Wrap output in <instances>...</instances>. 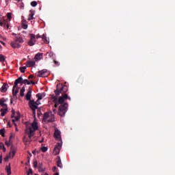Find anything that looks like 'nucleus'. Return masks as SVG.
<instances>
[{
	"label": "nucleus",
	"instance_id": "39",
	"mask_svg": "<svg viewBox=\"0 0 175 175\" xmlns=\"http://www.w3.org/2000/svg\"><path fill=\"white\" fill-rule=\"evenodd\" d=\"M38 170H39V172H44V167H42V166H38Z\"/></svg>",
	"mask_w": 175,
	"mask_h": 175
},
{
	"label": "nucleus",
	"instance_id": "8",
	"mask_svg": "<svg viewBox=\"0 0 175 175\" xmlns=\"http://www.w3.org/2000/svg\"><path fill=\"white\" fill-rule=\"evenodd\" d=\"M10 46H12L13 49H20V47H21V45L18 44V42L16 41V40L11 42Z\"/></svg>",
	"mask_w": 175,
	"mask_h": 175
},
{
	"label": "nucleus",
	"instance_id": "49",
	"mask_svg": "<svg viewBox=\"0 0 175 175\" xmlns=\"http://www.w3.org/2000/svg\"><path fill=\"white\" fill-rule=\"evenodd\" d=\"M12 115H13V116H12V118H13V117H14V114L16 113V111H14V109L12 110Z\"/></svg>",
	"mask_w": 175,
	"mask_h": 175
},
{
	"label": "nucleus",
	"instance_id": "42",
	"mask_svg": "<svg viewBox=\"0 0 175 175\" xmlns=\"http://www.w3.org/2000/svg\"><path fill=\"white\" fill-rule=\"evenodd\" d=\"M22 28H23V29H27V28H28V25L23 23Z\"/></svg>",
	"mask_w": 175,
	"mask_h": 175
},
{
	"label": "nucleus",
	"instance_id": "63",
	"mask_svg": "<svg viewBox=\"0 0 175 175\" xmlns=\"http://www.w3.org/2000/svg\"><path fill=\"white\" fill-rule=\"evenodd\" d=\"M16 119H12V122L14 123V124H16Z\"/></svg>",
	"mask_w": 175,
	"mask_h": 175
},
{
	"label": "nucleus",
	"instance_id": "22",
	"mask_svg": "<svg viewBox=\"0 0 175 175\" xmlns=\"http://www.w3.org/2000/svg\"><path fill=\"white\" fill-rule=\"evenodd\" d=\"M15 38V42H18L19 43H24V40L23 39V38L20 37L19 35L16 36Z\"/></svg>",
	"mask_w": 175,
	"mask_h": 175
},
{
	"label": "nucleus",
	"instance_id": "7",
	"mask_svg": "<svg viewBox=\"0 0 175 175\" xmlns=\"http://www.w3.org/2000/svg\"><path fill=\"white\" fill-rule=\"evenodd\" d=\"M33 111V117L34 120H36V109H38V106L33 105V104H31V107H29Z\"/></svg>",
	"mask_w": 175,
	"mask_h": 175
},
{
	"label": "nucleus",
	"instance_id": "17",
	"mask_svg": "<svg viewBox=\"0 0 175 175\" xmlns=\"http://www.w3.org/2000/svg\"><path fill=\"white\" fill-rule=\"evenodd\" d=\"M10 157L11 155H12V158L13 157H14L16 155V148L13 146H11L10 148Z\"/></svg>",
	"mask_w": 175,
	"mask_h": 175
},
{
	"label": "nucleus",
	"instance_id": "3",
	"mask_svg": "<svg viewBox=\"0 0 175 175\" xmlns=\"http://www.w3.org/2000/svg\"><path fill=\"white\" fill-rule=\"evenodd\" d=\"M50 75V72L47 69H43L38 72L37 76L38 77H47Z\"/></svg>",
	"mask_w": 175,
	"mask_h": 175
},
{
	"label": "nucleus",
	"instance_id": "18",
	"mask_svg": "<svg viewBox=\"0 0 175 175\" xmlns=\"http://www.w3.org/2000/svg\"><path fill=\"white\" fill-rule=\"evenodd\" d=\"M31 128L34 130V131H38V129H39V127L38 126V122L36 120H34L32 124H31Z\"/></svg>",
	"mask_w": 175,
	"mask_h": 175
},
{
	"label": "nucleus",
	"instance_id": "46",
	"mask_svg": "<svg viewBox=\"0 0 175 175\" xmlns=\"http://www.w3.org/2000/svg\"><path fill=\"white\" fill-rule=\"evenodd\" d=\"M27 174H33V172H32V169H29V172L27 173Z\"/></svg>",
	"mask_w": 175,
	"mask_h": 175
},
{
	"label": "nucleus",
	"instance_id": "19",
	"mask_svg": "<svg viewBox=\"0 0 175 175\" xmlns=\"http://www.w3.org/2000/svg\"><path fill=\"white\" fill-rule=\"evenodd\" d=\"M54 136L55 139H61V131L59 130L55 131Z\"/></svg>",
	"mask_w": 175,
	"mask_h": 175
},
{
	"label": "nucleus",
	"instance_id": "55",
	"mask_svg": "<svg viewBox=\"0 0 175 175\" xmlns=\"http://www.w3.org/2000/svg\"><path fill=\"white\" fill-rule=\"evenodd\" d=\"M20 84L21 85H23V84H24V80L23 79V78H22V81H21Z\"/></svg>",
	"mask_w": 175,
	"mask_h": 175
},
{
	"label": "nucleus",
	"instance_id": "11",
	"mask_svg": "<svg viewBox=\"0 0 175 175\" xmlns=\"http://www.w3.org/2000/svg\"><path fill=\"white\" fill-rule=\"evenodd\" d=\"M40 100H37L36 101H35L34 100H30L29 103V107H31V105L33 104V106H39V105H40Z\"/></svg>",
	"mask_w": 175,
	"mask_h": 175
},
{
	"label": "nucleus",
	"instance_id": "34",
	"mask_svg": "<svg viewBox=\"0 0 175 175\" xmlns=\"http://www.w3.org/2000/svg\"><path fill=\"white\" fill-rule=\"evenodd\" d=\"M53 99L54 103L58 102V96H53Z\"/></svg>",
	"mask_w": 175,
	"mask_h": 175
},
{
	"label": "nucleus",
	"instance_id": "45",
	"mask_svg": "<svg viewBox=\"0 0 175 175\" xmlns=\"http://www.w3.org/2000/svg\"><path fill=\"white\" fill-rule=\"evenodd\" d=\"M33 167H38V161H35L33 162Z\"/></svg>",
	"mask_w": 175,
	"mask_h": 175
},
{
	"label": "nucleus",
	"instance_id": "50",
	"mask_svg": "<svg viewBox=\"0 0 175 175\" xmlns=\"http://www.w3.org/2000/svg\"><path fill=\"white\" fill-rule=\"evenodd\" d=\"M18 120H20V116H16L15 120L18 121Z\"/></svg>",
	"mask_w": 175,
	"mask_h": 175
},
{
	"label": "nucleus",
	"instance_id": "37",
	"mask_svg": "<svg viewBox=\"0 0 175 175\" xmlns=\"http://www.w3.org/2000/svg\"><path fill=\"white\" fill-rule=\"evenodd\" d=\"M7 17L8 20H12V13L10 12L7 13Z\"/></svg>",
	"mask_w": 175,
	"mask_h": 175
},
{
	"label": "nucleus",
	"instance_id": "29",
	"mask_svg": "<svg viewBox=\"0 0 175 175\" xmlns=\"http://www.w3.org/2000/svg\"><path fill=\"white\" fill-rule=\"evenodd\" d=\"M0 135L2 136V137H5V129H1L0 130Z\"/></svg>",
	"mask_w": 175,
	"mask_h": 175
},
{
	"label": "nucleus",
	"instance_id": "41",
	"mask_svg": "<svg viewBox=\"0 0 175 175\" xmlns=\"http://www.w3.org/2000/svg\"><path fill=\"white\" fill-rule=\"evenodd\" d=\"M37 114L38 117H40V116H42V111H40V109H38L37 110Z\"/></svg>",
	"mask_w": 175,
	"mask_h": 175
},
{
	"label": "nucleus",
	"instance_id": "21",
	"mask_svg": "<svg viewBox=\"0 0 175 175\" xmlns=\"http://www.w3.org/2000/svg\"><path fill=\"white\" fill-rule=\"evenodd\" d=\"M42 39L44 43H45V44H49V43H50V41L49 40V39H47V37L46 36L45 34H43L42 36Z\"/></svg>",
	"mask_w": 175,
	"mask_h": 175
},
{
	"label": "nucleus",
	"instance_id": "44",
	"mask_svg": "<svg viewBox=\"0 0 175 175\" xmlns=\"http://www.w3.org/2000/svg\"><path fill=\"white\" fill-rule=\"evenodd\" d=\"M20 9H24V3H21L19 4Z\"/></svg>",
	"mask_w": 175,
	"mask_h": 175
},
{
	"label": "nucleus",
	"instance_id": "43",
	"mask_svg": "<svg viewBox=\"0 0 175 175\" xmlns=\"http://www.w3.org/2000/svg\"><path fill=\"white\" fill-rule=\"evenodd\" d=\"M54 64L56 65V66H59V62L56 60H53Z\"/></svg>",
	"mask_w": 175,
	"mask_h": 175
},
{
	"label": "nucleus",
	"instance_id": "48",
	"mask_svg": "<svg viewBox=\"0 0 175 175\" xmlns=\"http://www.w3.org/2000/svg\"><path fill=\"white\" fill-rule=\"evenodd\" d=\"M28 136H29V139H31V137H32V136H33V133H28Z\"/></svg>",
	"mask_w": 175,
	"mask_h": 175
},
{
	"label": "nucleus",
	"instance_id": "2",
	"mask_svg": "<svg viewBox=\"0 0 175 175\" xmlns=\"http://www.w3.org/2000/svg\"><path fill=\"white\" fill-rule=\"evenodd\" d=\"M65 92H68V86L64 85L61 83H58L56 87V90H55V94L57 96H59L61 94L64 95Z\"/></svg>",
	"mask_w": 175,
	"mask_h": 175
},
{
	"label": "nucleus",
	"instance_id": "28",
	"mask_svg": "<svg viewBox=\"0 0 175 175\" xmlns=\"http://www.w3.org/2000/svg\"><path fill=\"white\" fill-rule=\"evenodd\" d=\"M25 92V87H23L21 89V91H20V95L21 96H24V93Z\"/></svg>",
	"mask_w": 175,
	"mask_h": 175
},
{
	"label": "nucleus",
	"instance_id": "14",
	"mask_svg": "<svg viewBox=\"0 0 175 175\" xmlns=\"http://www.w3.org/2000/svg\"><path fill=\"white\" fill-rule=\"evenodd\" d=\"M5 102L6 100L4 98L0 99V106L4 109H8V104L5 103Z\"/></svg>",
	"mask_w": 175,
	"mask_h": 175
},
{
	"label": "nucleus",
	"instance_id": "38",
	"mask_svg": "<svg viewBox=\"0 0 175 175\" xmlns=\"http://www.w3.org/2000/svg\"><path fill=\"white\" fill-rule=\"evenodd\" d=\"M24 84H27V85H29L31 84V82H29V81H28V79H24Z\"/></svg>",
	"mask_w": 175,
	"mask_h": 175
},
{
	"label": "nucleus",
	"instance_id": "32",
	"mask_svg": "<svg viewBox=\"0 0 175 175\" xmlns=\"http://www.w3.org/2000/svg\"><path fill=\"white\" fill-rule=\"evenodd\" d=\"M5 59L3 55H0V62H5Z\"/></svg>",
	"mask_w": 175,
	"mask_h": 175
},
{
	"label": "nucleus",
	"instance_id": "40",
	"mask_svg": "<svg viewBox=\"0 0 175 175\" xmlns=\"http://www.w3.org/2000/svg\"><path fill=\"white\" fill-rule=\"evenodd\" d=\"M55 121V119L54 116H53L51 119L48 120V122H54Z\"/></svg>",
	"mask_w": 175,
	"mask_h": 175
},
{
	"label": "nucleus",
	"instance_id": "27",
	"mask_svg": "<svg viewBox=\"0 0 175 175\" xmlns=\"http://www.w3.org/2000/svg\"><path fill=\"white\" fill-rule=\"evenodd\" d=\"M43 96H44V95H43L40 93H38L36 94V97L38 98V100H42V99H43Z\"/></svg>",
	"mask_w": 175,
	"mask_h": 175
},
{
	"label": "nucleus",
	"instance_id": "30",
	"mask_svg": "<svg viewBox=\"0 0 175 175\" xmlns=\"http://www.w3.org/2000/svg\"><path fill=\"white\" fill-rule=\"evenodd\" d=\"M19 69L21 73H25V69H27V66L20 67Z\"/></svg>",
	"mask_w": 175,
	"mask_h": 175
},
{
	"label": "nucleus",
	"instance_id": "20",
	"mask_svg": "<svg viewBox=\"0 0 175 175\" xmlns=\"http://www.w3.org/2000/svg\"><path fill=\"white\" fill-rule=\"evenodd\" d=\"M42 58H43V53H37L34 57V59H36V61H39Z\"/></svg>",
	"mask_w": 175,
	"mask_h": 175
},
{
	"label": "nucleus",
	"instance_id": "24",
	"mask_svg": "<svg viewBox=\"0 0 175 175\" xmlns=\"http://www.w3.org/2000/svg\"><path fill=\"white\" fill-rule=\"evenodd\" d=\"M5 170L8 175L12 174V168L10 167V163L8 166H6Z\"/></svg>",
	"mask_w": 175,
	"mask_h": 175
},
{
	"label": "nucleus",
	"instance_id": "10",
	"mask_svg": "<svg viewBox=\"0 0 175 175\" xmlns=\"http://www.w3.org/2000/svg\"><path fill=\"white\" fill-rule=\"evenodd\" d=\"M23 81V77H20L17 79L15 80L14 84V88H17L18 87V84Z\"/></svg>",
	"mask_w": 175,
	"mask_h": 175
},
{
	"label": "nucleus",
	"instance_id": "9",
	"mask_svg": "<svg viewBox=\"0 0 175 175\" xmlns=\"http://www.w3.org/2000/svg\"><path fill=\"white\" fill-rule=\"evenodd\" d=\"M35 65H36V62L33 60H27L26 62L27 68H32L33 66H35Z\"/></svg>",
	"mask_w": 175,
	"mask_h": 175
},
{
	"label": "nucleus",
	"instance_id": "56",
	"mask_svg": "<svg viewBox=\"0 0 175 175\" xmlns=\"http://www.w3.org/2000/svg\"><path fill=\"white\" fill-rule=\"evenodd\" d=\"M55 170H57V167H53V172H55Z\"/></svg>",
	"mask_w": 175,
	"mask_h": 175
},
{
	"label": "nucleus",
	"instance_id": "16",
	"mask_svg": "<svg viewBox=\"0 0 175 175\" xmlns=\"http://www.w3.org/2000/svg\"><path fill=\"white\" fill-rule=\"evenodd\" d=\"M30 14L28 17V21H31V20H33V16H35V10H31Z\"/></svg>",
	"mask_w": 175,
	"mask_h": 175
},
{
	"label": "nucleus",
	"instance_id": "13",
	"mask_svg": "<svg viewBox=\"0 0 175 175\" xmlns=\"http://www.w3.org/2000/svg\"><path fill=\"white\" fill-rule=\"evenodd\" d=\"M31 96H32V89H29L26 94L25 98L27 100H29V102H31V100H31Z\"/></svg>",
	"mask_w": 175,
	"mask_h": 175
},
{
	"label": "nucleus",
	"instance_id": "4",
	"mask_svg": "<svg viewBox=\"0 0 175 175\" xmlns=\"http://www.w3.org/2000/svg\"><path fill=\"white\" fill-rule=\"evenodd\" d=\"M30 40L28 42V44L30 46H35V43H36V36L33 33H30Z\"/></svg>",
	"mask_w": 175,
	"mask_h": 175
},
{
	"label": "nucleus",
	"instance_id": "1",
	"mask_svg": "<svg viewBox=\"0 0 175 175\" xmlns=\"http://www.w3.org/2000/svg\"><path fill=\"white\" fill-rule=\"evenodd\" d=\"M66 99L71 100V98L67 94H64L60 97H59L58 102L54 103L55 107H58L59 105H61L59 107L58 114L61 117H65V113L68 110V103H64Z\"/></svg>",
	"mask_w": 175,
	"mask_h": 175
},
{
	"label": "nucleus",
	"instance_id": "58",
	"mask_svg": "<svg viewBox=\"0 0 175 175\" xmlns=\"http://www.w3.org/2000/svg\"><path fill=\"white\" fill-rule=\"evenodd\" d=\"M30 84H33V85H35V81H31Z\"/></svg>",
	"mask_w": 175,
	"mask_h": 175
},
{
	"label": "nucleus",
	"instance_id": "26",
	"mask_svg": "<svg viewBox=\"0 0 175 175\" xmlns=\"http://www.w3.org/2000/svg\"><path fill=\"white\" fill-rule=\"evenodd\" d=\"M0 27H3V28H6V21L1 20L0 21Z\"/></svg>",
	"mask_w": 175,
	"mask_h": 175
},
{
	"label": "nucleus",
	"instance_id": "59",
	"mask_svg": "<svg viewBox=\"0 0 175 175\" xmlns=\"http://www.w3.org/2000/svg\"><path fill=\"white\" fill-rule=\"evenodd\" d=\"M3 152H6V148H5V146L3 148Z\"/></svg>",
	"mask_w": 175,
	"mask_h": 175
},
{
	"label": "nucleus",
	"instance_id": "12",
	"mask_svg": "<svg viewBox=\"0 0 175 175\" xmlns=\"http://www.w3.org/2000/svg\"><path fill=\"white\" fill-rule=\"evenodd\" d=\"M8 88H9V85H8V83H3L0 88V91L1 92H6V91H8Z\"/></svg>",
	"mask_w": 175,
	"mask_h": 175
},
{
	"label": "nucleus",
	"instance_id": "51",
	"mask_svg": "<svg viewBox=\"0 0 175 175\" xmlns=\"http://www.w3.org/2000/svg\"><path fill=\"white\" fill-rule=\"evenodd\" d=\"M28 79H33V75H30L29 77H28Z\"/></svg>",
	"mask_w": 175,
	"mask_h": 175
},
{
	"label": "nucleus",
	"instance_id": "23",
	"mask_svg": "<svg viewBox=\"0 0 175 175\" xmlns=\"http://www.w3.org/2000/svg\"><path fill=\"white\" fill-rule=\"evenodd\" d=\"M0 111H1V117H4L5 114L8 113V108H2Z\"/></svg>",
	"mask_w": 175,
	"mask_h": 175
},
{
	"label": "nucleus",
	"instance_id": "5",
	"mask_svg": "<svg viewBox=\"0 0 175 175\" xmlns=\"http://www.w3.org/2000/svg\"><path fill=\"white\" fill-rule=\"evenodd\" d=\"M61 147H62V145L61 144V143L58 142L53 150V153L55 154V155H58V154H59L60 151H61Z\"/></svg>",
	"mask_w": 175,
	"mask_h": 175
},
{
	"label": "nucleus",
	"instance_id": "47",
	"mask_svg": "<svg viewBox=\"0 0 175 175\" xmlns=\"http://www.w3.org/2000/svg\"><path fill=\"white\" fill-rule=\"evenodd\" d=\"M5 147V145L3 144V143L1 142L0 143V148H3Z\"/></svg>",
	"mask_w": 175,
	"mask_h": 175
},
{
	"label": "nucleus",
	"instance_id": "60",
	"mask_svg": "<svg viewBox=\"0 0 175 175\" xmlns=\"http://www.w3.org/2000/svg\"><path fill=\"white\" fill-rule=\"evenodd\" d=\"M9 158H10V155L8 157H7L6 158H5V161H8V159H9Z\"/></svg>",
	"mask_w": 175,
	"mask_h": 175
},
{
	"label": "nucleus",
	"instance_id": "36",
	"mask_svg": "<svg viewBox=\"0 0 175 175\" xmlns=\"http://www.w3.org/2000/svg\"><path fill=\"white\" fill-rule=\"evenodd\" d=\"M29 133H33V132H36L32 127L29 128Z\"/></svg>",
	"mask_w": 175,
	"mask_h": 175
},
{
	"label": "nucleus",
	"instance_id": "35",
	"mask_svg": "<svg viewBox=\"0 0 175 175\" xmlns=\"http://www.w3.org/2000/svg\"><path fill=\"white\" fill-rule=\"evenodd\" d=\"M47 150H48V148L46 146H43V147L41 148V151L42 152H46V151H47Z\"/></svg>",
	"mask_w": 175,
	"mask_h": 175
},
{
	"label": "nucleus",
	"instance_id": "53",
	"mask_svg": "<svg viewBox=\"0 0 175 175\" xmlns=\"http://www.w3.org/2000/svg\"><path fill=\"white\" fill-rule=\"evenodd\" d=\"M0 43H1L3 46H6V43L3 42V41H0Z\"/></svg>",
	"mask_w": 175,
	"mask_h": 175
},
{
	"label": "nucleus",
	"instance_id": "33",
	"mask_svg": "<svg viewBox=\"0 0 175 175\" xmlns=\"http://www.w3.org/2000/svg\"><path fill=\"white\" fill-rule=\"evenodd\" d=\"M12 137H13L11 135L10 137V140L5 142V146H8V147H9V146H10V140H12Z\"/></svg>",
	"mask_w": 175,
	"mask_h": 175
},
{
	"label": "nucleus",
	"instance_id": "62",
	"mask_svg": "<svg viewBox=\"0 0 175 175\" xmlns=\"http://www.w3.org/2000/svg\"><path fill=\"white\" fill-rule=\"evenodd\" d=\"M8 126H10V128H12V125H10V122H9L8 123Z\"/></svg>",
	"mask_w": 175,
	"mask_h": 175
},
{
	"label": "nucleus",
	"instance_id": "15",
	"mask_svg": "<svg viewBox=\"0 0 175 175\" xmlns=\"http://www.w3.org/2000/svg\"><path fill=\"white\" fill-rule=\"evenodd\" d=\"M56 161H57V166L62 169V162L61 161V157L59 156L57 157Z\"/></svg>",
	"mask_w": 175,
	"mask_h": 175
},
{
	"label": "nucleus",
	"instance_id": "64",
	"mask_svg": "<svg viewBox=\"0 0 175 175\" xmlns=\"http://www.w3.org/2000/svg\"><path fill=\"white\" fill-rule=\"evenodd\" d=\"M53 111L55 112V113H57V109H54L53 110Z\"/></svg>",
	"mask_w": 175,
	"mask_h": 175
},
{
	"label": "nucleus",
	"instance_id": "57",
	"mask_svg": "<svg viewBox=\"0 0 175 175\" xmlns=\"http://www.w3.org/2000/svg\"><path fill=\"white\" fill-rule=\"evenodd\" d=\"M0 163H2V155H0Z\"/></svg>",
	"mask_w": 175,
	"mask_h": 175
},
{
	"label": "nucleus",
	"instance_id": "6",
	"mask_svg": "<svg viewBox=\"0 0 175 175\" xmlns=\"http://www.w3.org/2000/svg\"><path fill=\"white\" fill-rule=\"evenodd\" d=\"M20 90V88L17 86V88H14V86L12 88V95L14 99H17V94H18V91Z\"/></svg>",
	"mask_w": 175,
	"mask_h": 175
},
{
	"label": "nucleus",
	"instance_id": "25",
	"mask_svg": "<svg viewBox=\"0 0 175 175\" xmlns=\"http://www.w3.org/2000/svg\"><path fill=\"white\" fill-rule=\"evenodd\" d=\"M49 117H50L49 112H45L43 115V121H47V118H49Z\"/></svg>",
	"mask_w": 175,
	"mask_h": 175
},
{
	"label": "nucleus",
	"instance_id": "52",
	"mask_svg": "<svg viewBox=\"0 0 175 175\" xmlns=\"http://www.w3.org/2000/svg\"><path fill=\"white\" fill-rule=\"evenodd\" d=\"M40 38H42V36H40V35L36 36V39H40Z\"/></svg>",
	"mask_w": 175,
	"mask_h": 175
},
{
	"label": "nucleus",
	"instance_id": "54",
	"mask_svg": "<svg viewBox=\"0 0 175 175\" xmlns=\"http://www.w3.org/2000/svg\"><path fill=\"white\" fill-rule=\"evenodd\" d=\"M44 142V139L42 138L41 140L39 141V143H43Z\"/></svg>",
	"mask_w": 175,
	"mask_h": 175
},
{
	"label": "nucleus",
	"instance_id": "31",
	"mask_svg": "<svg viewBox=\"0 0 175 175\" xmlns=\"http://www.w3.org/2000/svg\"><path fill=\"white\" fill-rule=\"evenodd\" d=\"M31 6H32L33 8H36V6H38V2H36V1H31Z\"/></svg>",
	"mask_w": 175,
	"mask_h": 175
},
{
	"label": "nucleus",
	"instance_id": "61",
	"mask_svg": "<svg viewBox=\"0 0 175 175\" xmlns=\"http://www.w3.org/2000/svg\"><path fill=\"white\" fill-rule=\"evenodd\" d=\"M5 27L7 28V29H9V24H6Z\"/></svg>",
	"mask_w": 175,
	"mask_h": 175
}]
</instances>
